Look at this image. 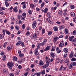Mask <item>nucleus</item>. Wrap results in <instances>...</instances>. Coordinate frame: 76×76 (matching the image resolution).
Masks as SVG:
<instances>
[{
  "label": "nucleus",
  "instance_id": "f257e3e1",
  "mask_svg": "<svg viewBox=\"0 0 76 76\" xmlns=\"http://www.w3.org/2000/svg\"><path fill=\"white\" fill-rule=\"evenodd\" d=\"M46 64H44L42 66L43 69H46L47 67L49 66V64L50 63V58H49L48 57L46 56L45 58Z\"/></svg>",
  "mask_w": 76,
  "mask_h": 76
},
{
  "label": "nucleus",
  "instance_id": "f03ea898",
  "mask_svg": "<svg viewBox=\"0 0 76 76\" xmlns=\"http://www.w3.org/2000/svg\"><path fill=\"white\" fill-rule=\"evenodd\" d=\"M14 65H15V64L12 61L8 62L7 64V66L10 68V69H12Z\"/></svg>",
  "mask_w": 76,
  "mask_h": 76
},
{
  "label": "nucleus",
  "instance_id": "7ed1b4c3",
  "mask_svg": "<svg viewBox=\"0 0 76 76\" xmlns=\"http://www.w3.org/2000/svg\"><path fill=\"white\" fill-rule=\"evenodd\" d=\"M75 37L74 36H72L71 37H70L69 38V40L71 42H76V39L74 38Z\"/></svg>",
  "mask_w": 76,
  "mask_h": 76
},
{
  "label": "nucleus",
  "instance_id": "20e7f679",
  "mask_svg": "<svg viewBox=\"0 0 76 76\" xmlns=\"http://www.w3.org/2000/svg\"><path fill=\"white\" fill-rule=\"evenodd\" d=\"M36 25H37V22L34 21L33 22V23L32 24V28L33 29H35V27H36Z\"/></svg>",
  "mask_w": 76,
  "mask_h": 76
},
{
  "label": "nucleus",
  "instance_id": "39448f33",
  "mask_svg": "<svg viewBox=\"0 0 76 76\" xmlns=\"http://www.w3.org/2000/svg\"><path fill=\"white\" fill-rule=\"evenodd\" d=\"M34 54L35 56H38L39 54V52H38V49L37 48L35 50Z\"/></svg>",
  "mask_w": 76,
  "mask_h": 76
},
{
  "label": "nucleus",
  "instance_id": "423d86ee",
  "mask_svg": "<svg viewBox=\"0 0 76 76\" xmlns=\"http://www.w3.org/2000/svg\"><path fill=\"white\" fill-rule=\"evenodd\" d=\"M51 48V46L49 45L47 46L46 48L44 49V51H48Z\"/></svg>",
  "mask_w": 76,
  "mask_h": 76
},
{
  "label": "nucleus",
  "instance_id": "0eeeda50",
  "mask_svg": "<svg viewBox=\"0 0 76 76\" xmlns=\"http://www.w3.org/2000/svg\"><path fill=\"white\" fill-rule=\"evenodd\" d=\"M36 6H37V4L34 3V4H30V7L32 8V9H34V7H35Z\"/></svg>",
  "mask_w": 76,
  "mask_h": 76
},
{
  "label": "nucleus",
  "instance_id": "6e6552de",
  "mask_svg": "<svg viewBox=\"0 0 76 76\" xmlns=\"http://www.w3.org/2000/svg\"><path fill=\"white\" fill-rule=\"evenodd\" d=\"M44 64V61L41 60H40L39 61V66H42V65H43V64Z\"/></svg>",
  "mask_w": 76,
  "mask_h": 76
},
{
  "label": "nucleus",
  "instance_id": "1a4fd4ad",
  "mask_svg": "<svg viewBox=\"0 0 76 76\" xmlns=\"http://www.w3.org/2000/svg\"><path fill=\"white\" fill-rule=\"evenodd\" d=\"M64 42L63 41H61L59 44V47H62L63 46V45H64Z\"/></svg>",
  "mask_w": 76,
  "mask_h": 76
},
{
  "label": "nucleus",
  "instance_id": "9d476101",
  "mask_svg": "<svg viewBox=\"0 0 76 76\" xmlns=\"http://www.w3.org/2000/svg\"><path fill=\"white\" fill-rule=\"evenodd\" d=\"M50 55L51 57H53V58H54V57H55L56 56V54L53 52H51L50 53Z\"/></svg>",
  "mask_w": 76,
  "mask_h": 76
},
{
  "label": "nucleus",
  "instance_id": "9b49d317",
  "mask_svg": "<svg viewBox=\"0 0 76 76\" xmlns=\"http://www.w3.org/2000/svg\"><path fill=\"white\" fill-rule=\"evenodd\" d=\"M41 10L42 12H44L45 13H46L47 12V11H48V8H45L44 10L42 9Z\"/></svg>",
  "mask_w": 76,
  "mask_h": 76
},
{
  "label": "nucleus",
  "instance_id": "f8f14e48",
  "mask_svg": "<svg viewBox=\"0 0 76 76\" xmlns=\"http://www.w3.org/2000/svg\"><path fill=\"white\" fill-rule=\"evenodd\" d=\"M58 37H54L53 41L54 42H57V40H58Z\"/></svg>",
  "mask_w": 76,
  "mask_h": 76
},
{
  "label": "nucleus",
  "instance_id": "ddd939ff",
  "mask_svg": "<svg viewBox=\"0 0 76 76\" xmlns=\"http://www.w3.org/2000/svg\"><path fill=\"white\" fill-rule=\"evenodd\" d=\"M56 51L57 53H61V50H60V49H59V48H58V47H57L56 48Z\"/></svg>",
  "mask_w": 76,
  "mask_h": 76
},
{
  "label": "nucleus",
  "instance_id": "4468645a",
  "mask_svg": "<svg viewBox=\"0 0 76 76\" xmlns=\"http://www.w3.org/2000/svg\"><path fill=\"white\" fill-rule=\"evenodd\" d=\"M69 61V58H66V59H65L64 60V63H68Z\"/></svg>",
  "mask_w": 76,
  "mask_h": 76
},
{
  "label": "nucleus",
  "instance_id": "2eb2a0df",
  "mask_svg": "<svg viewBox=\"0 0 76 76\" xmlns=\"http://www.w3.org/2000/svg\"><path fill=\"white\" fill-rule=\"evenodd\" d=\"M13 10L15 12H18V7H15L13 8Z\"/></svg>",
  "mask_w": 76,
  "mask_h": 76
},
{
  "label": "nucleus",
  "instance_id": "dca6fc26",
  "mask_svg": "<svg viewBox=\"0 0 76 76\" xmlns=\"http://www.w3.org/2000/svg\"><path fill=\"white\" fill-rule=\"evenodd\" d=\"M13 61H16L17 60H18V58L16 56H14L13 57Z\"/></svg>",
  "mask_w": 76,
  "mask_h": 76
},
{
  "label": "nucleus",
  "instance_id": "f3484780",
  "mask_svg": "<svg viewBox=\"0 0 76 76\" xmlns=\"http://www.w3.org/2000/svg\"><path fill=\"white\" fill-rule=\"evenodd\" d=\"M62 13H63V12H62V10H59L58 15H59V16H61V15H62Z\"/></svg>",
  "mask_w": 76,
  "mask_h": 76
},
{
  "label": "nucleus",
  "instance_id": "a211bd4d",
  "mask_svg": "<svg viewBox=\"0 0 76 76\" xmlns=\"http://www.w3.org/2000/svg\"><path fill=\"white\" fill-rule=\"evenodd\" d=\"M73 57V53L71 52V53L69 55V58H71Z\"/></svg>",
  "mask_w": 76,
  "mask_h": 76
},
{
  "label": "nucleus",
  "instance_id": "6ab92c4d",
  "mask_svg": "<svg viewBox=\"0 0 76 76\" xmlns=\"http://www.w3.org/2000/svg\"><path fill=\"white\" fill-rule=\"evenodd\" d=\"M55 50H56V46H53L52 47V50H51V51H54Z\"/></svg>",
  "mask_w": 76,
  "mask_h": 76
},
{
  "label": "nucleus",
  "instance_id": "aec40b11",
  "mask_svg": "<svg viewBox=\"0 0 76 76\" xmlns=\"http://www.w3.org/2000/svg\"><path fill=\"white\" fill-rule=\"evenodd\" d=\"M22 42V41H19L16 44V45H17V46H18V45H20Z\"/></svg>",
  "mask_w": 76,
  "mask_h": 76
},
{
  "label": "nucleus",
  "instance_id": "412c9836",
  "mask_svg": "<svg viewBox=\"0 0 76 76\" xmlns=\"http://www.w3.org/2000/svg\"><path fill=\"white\" fill-rule=\"evenodd\" d=\"M57 9V7H52L51 8V10L52 11H54V10H56Z\"/></svg>",
  "mask_w": 76,
  "mask_h": 76
},
{
  "label": "nucleus",
  "instance_id": "4be33fe9",
  "mask_svg": "<svg viewBox=\"0 0 76 76\" xmlns=\"http://www.w3.org/2000/svg\"><path fill=\"white\" fill-rule=\"evenodd\" d=\"M47 16L48 18H51V14L50 12H48L47 14Z\"/></svg>",
  "mask_w": 76,
  "mask_h": 76
},
{
  "label": "nucleus",
  "instance_id": "5701e85b",
  "mask_svg": "<svg viewBox=\"0 0 76 76\" xmlns=\"http://www.w3.org/2000/svg\"><path fill=\"white\" fill-rule=\"evenodd\" d=\"M53 29L55 31H58V28L57 26H55L53 27Z\"/></svg>",
  "mask_w": 76,
  "mask_h": 76
},
{
  "label": "nucleus",
  "instance_id": "b1692460",
  "mask_svg": "<svg viewBox=\"0 0 76 76\" xmlns=\"http://www.w3.org/2000/svg\"><path fill=\"white\" fill-rule=\"evenodd\" d=\"M45 70L44 69L42 70V72H40V73L42 75H44L45 74Z\"/></svg>",
  "mask_w": 76,
  "mask_h": 76
},
{
  "label": "nucleus",
  "instance_id": "393cba45",
  "mask_svg": "<svg viewBox=\"0 0 76 76\" xmlns=\"http://www.w3.org/2000/svg\"><path fill=\"white\" fill-rule=\"evenodd\" d=\"M7 0H6L5 1V5L6 7H8L9 6V4L7 2Z\"/></svg>",
  "mask_w": 76,
  "mask_h": 76
},
{
  "label": "nucleus",
  "instance_id": "a878e982",
  "mask_svg": "<svg viewBox=\"0 0 76 76\" xmlns=\"http://www.w3.org/2000/svg\"><path fill=\"white\" fill-rule=\"evenodd\" d=\"M42 32L43 34H44L45 32V30L44 28H43L42 29Z\"/></svg>",
  "mask_w": 76,
  "mask_h": 76
},
{
  "label": "nucleus",
  "instance_id": "bb28decb",
  "mask_svg": "<svg viewBox=\"0 0 76 76\" xmlns=\"http://www.w3.org/2000/svg\"><path fill=\"white\" fill-rule=\"evenodd\" d=\"M47 40L46 39H45L42 42V43L44 45L45 44H46V43H47Z\"/></svg>",
  "mask_w": 76,
  "mask_h": 76
},
{
  "label": "nucleus",
  "instance_id": "cd10ccee",
  "mask_svg": "<svg viewBox=\"0 0 76 76\" xmlns=\"http://www.w3.org/2000/svg\"><path fill=\"white\" fill-rule=\"evenodd\" d=\"M6 55H4V56H3V58H2V60H3V61H5L6 60Z\"/></svg>",
  "mask_w": 76,
  "mask_h": 76
},
{
  "label": "nucleus",
  "instance_id": "c85d7f7f",
  "mask_svg": "<svg viewBox=\"0 0 76 76\" xmlns=\"http://www.w3.org/2000/svg\"><path fill=\"white\" fill-rule=\"evenodd\" d=\"M33 36L34 38H36L37 37V34H36V33H34L33 35Z\"/></svg>",
  "mask_w": 76,
  "mask_h": 76
},
{
  "label": "nucleus",
  "instance_id": "c756f323",
  "mask_svg": "<svg viewBox=\"0 0 76 76\" xmlns=\"http://www.w3.org/2000/svg\"><path fill=\"white\" fill-rule=\"evenodd\" d=\"M25 18H26V16H21V18L23 20H25Z\"/></svg>",
  "mask_w": 76,
  "mask_h": 76
},
{
  "label": "nucleus",
  "instance_id": "7c9ffc66",
  "mask_svg": "<svg viewBox=\"0 0 76 76\" xmlns=\"http://www.w3.org/2000/svg\"><path fill=\"white\" fill-rule=\"evenodd\" d=\"M69 32V30L67 28H65V33L67 34Z\"/></svg>",
  "mask_w": 76,
  "mask_h": 76
},
{
  "label": "nucleus",
  "instance_id": "2f4dec72",
  "mask_svg": "<svg viewBox=\"0 0 76 76\" xmlns=\"http://www.w3.org/2000/svg\"><path fill=\"white\" fill-rule=\"evenodd\" d=\"M6 31V30H4V29L2 30L3 35H5V34L6 33L5 31Z\"/></svg>",
  "mask_w": 76,
  "mask_h": 76
},
{
  "label": "nucleus",
  "instance_id": "473e14b6",
  "mask_svg": "<svg viewBox=\"0 0 76 76\" xmlns=\"http://www.w3.org/2000/svg\"><path fill=\"white\" fill-rule=\"evenodd\" d=\"M64 53H67L68 52V49L67 48H65L64 49Z\"/></svg>",
  "mask_w": 76,
  "mask_h": 76
},
{
  "label": "nucleus",
  "instance_id": "72a5a7b5",
  "mask_svg": "<svg viewBox=\"0 0 76 76\" xmlns=\"http://www.w3.org/2000/svg\"><path fill=\"white\" fill-rule=\"evenodd\" d=\"M15 28L16 29V30H17V31H18V30H19V27L18 26H15Z\"/></svg>",
  "mask_w": 76,
  "mask_h": 76
},
{
  "label": "nucleus",
  "instance_id": "f704fd0d",
  "mask_svg": "<svg viewBox=\"0 0 76 76\" xmlns=\"http://www.w3.org/2000/svg\"><path fill=\"white\" fill-rule=\"evenodd\" d=\"M52 34H53L52 31H49L48 32V35H51Z\"/></svg>",
  "mask_w": 76,
  "mask_h": 76
},
{
  "label": "nucleus",
  "instance_id": "c9c22d12",
  "mask_svg": "<svg viewBox=\"0 0 76 76\" xmlns=\"http://www.w3.org/2000/svg\"><path fill=\"white\" fill-rule=\"evenodd\" d=\"M7 42H5L4 44L3 47L4 48H6V45H7Z\"/></svg>",
  "mask_w": 76,
  "mask_h": 76
},
{
  "label": "nucleus",
  "instance_id": "e433bc0d",
  "mask_svg": "<svg viewBox=\"0 0 76 76\" xmlns=\"http://www.w3.org/2000/svg\"><path fill=\"white\" fill-rule=\"evenodd\" d=\"M70 7L71 9H75V6L73 5H71Z\"/></svg>",
  "mask_w": 76,
  "mask_h": 76
},
{
  "label": "nucleus",
  "instance_id": "4c0bfd02",
  "mask_svg": "<svg viewBox=\"0 0 76 76\" xmlns=\"http://www.w3.org/2000/svg\"><path fill=\"white\" fill-rule=\"evenodd\" d=\"M6 32L8 35H10V34H11L10 32L7 30H6Z\"/></svg>",
  "mask_w": 76,
  "mask_h": 76
},
{
  "label": "nucleus",
  "instance_id": "58836bf2",
  "mask_svg": "<svg viewBox=\"0 0 76 76\" xmlns=\"http://www.w3.org/2000/svg\"><path fill=\"white\" fill-rule=\"evenodd\" d=\"M44 5H45V2H43L42 3L41 5V7H44Z\"/></svg>",
  "mask_w": 76,
  "mask_h": 76
},
{
  "label": "nucleus",
  "instance_id": "ea45409f",
  "mask_svg": "<svg viewBox=\"0 0 76 76\" xmlns=\"http://www.w3.org/2000/svg\"><path fill=\"white\" fill-rule=\"evenodd\" d=\"M71 15L72 16H73V17L75 16V14L73 12H72L71 13Z\"/></svg>",
  "mask_w": 76,
  "mask_h": 76
},
{
  "label": "nucleus",
  "instance_id": "a19ab883",
  "mask_svg": "<svg viewBox=\"0 0 76 76\" xmlns=\"http://www.w3.org/2000/svg\"><path fill=\"white\" fill-rule=\"evenodd\" d=\"M71 64V65H72V66H76V62H72Z\"/></svg>",
  "mask_w": 76,
  "mask_h": 76
},
{
  "label": "nucleus",
  "instance_id": "79ce46f5",
  "mask_svg": "<svg viewBox=\"0 0 76 76\" xmlns=\"http://www.w3.org/2000/svg\"><path fill=\"white\" fill-rule=\"evenodd\" d=\"M36 75L37 76H41V73L40 72H36Z\"/></svg>",
  "mask_w": 76,
  "mask_h": 76
},
{
  "label": "nucleus",
  "instance_id": "37998d69",
  "mask_svg": "<svg viewBox=\"0 0 76 76\" xmlns=\"http://www.w3.org/2000/svg\"><path fill=\"white\" fill-rule=\"evenodd\" d=\"M25 28H26L25 24H23L22 26V29H24Z\"/></svg>",
  "mask_w": 76,
  "mask_h": 76
},
{
  "label": "nucleus",
  "instance_id": "c03bdc74",
  "mask_svg": "<svg viewBox=\"0 0 76 76\" xmlns=\"http://www.w3.org/2000/svg\"><path fill=\"white\" fill-rule=\"evenodd\" d=\"M25 43L24 42H22L21 43V45L23 47H25Z\"/></svg>",
  "mask_w": 76,
  "mask_h": 76
},
{
  "label": "nucleus",
  "instance_id": "a18cd8bd",
  "mask_svg": "<svg viewBox=\"0 0 76 76\" xmlns=\"http://www.w3.org/2000/svg\"><path fill=\"white\" fill-rule=\"evenodd\" d=\"M59 28L60 29H64V26L63 25H61Z\"/></svg>",
  "mask_w": 76,
  "mask_h": 76
},
{
  "label": "nucleus",
  "instance_id": "49530a36",
  "mask_svg": "<svg viewBox=\"0 0 76 76\" xmlns=\"http://www.w3.org/2000/svg\"><path fill=\"white\" fill-rule=\"evenodd\" d=\"M4 38V35L2 34H0V38L2 39Z\"/></svg>",
  "mask_w": 76,
  "mask_h": 76
},
{
  "label": "nucleus",
  "instance_id": "de8ad7c7",
  "mask_svg": "<svg viewBox=\"0 0 76 76\" xmlns=\"http://www.w3.org/2000/svg\"><path fill=\"white\" fill-rule=\"evenodd\" d=\"M38 45H39L40 46H43V45H44V44H43V43H38Z\"/></svg>",
  "mask_w": 76,
  "mask_h": 76
},
{
  "label": "nucleus",
  "instance_id": "09e8293b",
  "mask_svg": "<svg viewBox=\"0 0 76 76\" xmlns=\"http://www.w3.org/2000/svg\"><path fill=\"white\" fill-rule=\"evenodd\" d=\"M26 4H24L23 6V9H26Z\"/></svg>",
  "mask_w": 76,
  "mask_h": 76
},
{
  "label": "nucleus",
  "instance_id": "8fccbe9b",
  "mask_svg": "<svg viewBox=\"0 0 76 76\" xmlns=\"http://www.w3.org/2000/svg\"><path fill=\"white\" fill-rule=\"evenodd\" d=\"M9 75V76H15V75H14V74H13V73H10Z\"/></svg>",
  "mask_w": 76,
  "mask_h": 76
},
{
  "label": "nucleus",
  "instance_id": "3c124183",
  "mask_svg": "<svg viewBox=\"0 0 76 76\" xmlns=\"http://www.w3.org/2000/svg\"><path fill=\"white\" fill-rule=\"evenodd\" d=\"M76 61V58H73L71 59V61Z\"/></svg>",
  "mask_w": 76,
  "mask_h": 76
},
{
  "label": "nucleus",
  "instance_id": "603ef678",
  "mask_svg": "<svg viewBox=\"0 0 76 76\" xmlns=\"http://www.w3.org/2000/svg\"><path fill=\"white\" fill-rule=\"evenodd\" d=\"M72 65L71 64L68 67L69 69H72L73 67Z\"/></svg>",
  "mask_w": 76,
  "mask_h": 76
},
{
  "label": "nucleus",
  "instance_id": "864d4df0",
  "mask_svg": "<svg viewBox=\"0 0 76 76\" xmlns=\"http://www.w3.org/2000/svg\"><path fill=\"white\" fill-rule=\"evenodd\" d=\"M50 69L49 68H47L46 70V72H49Z\"/></svg>",
  "mask_w": 76,
  "mask_h": 76
},
{
  "label": "nucleus",
  "instance_id": "5fc2aeb1",
  "mask_svg": "<svg viewBox=\"0 0 76 76\" xmlns=\"http://www.w3.org/2000/svg\"><path fill=\"white\" fill-rule=\"evenodd\" d=\"M36 72L35 73H33L32 74H31V76H35V75H36Z\"/></svg>",
  "mask_w": 76,
  "mask_h": 76
},
{
  "label": "nucleus",
  "instance_id": "6e6d98bb",
  "mask_svg": "<svg viewBox=\"0 0 76 76\" xmlns=\"http://www.w3.org/2000/svg\"><path fill=\"white\" fill-rule=\"evenodd\" d=\"M28 13L29 14H32V11L31 10H29L28 11Z\"/></svg>",
  "mask_w": 76,
  "mask_h": 76
},
{
  "label": "nucleus",
  "instance_id": "4d7b16f0",
  "mask_svg": "<svg viewBox=\"0 0 76 76\" xmlns=\"http://www.w3.org/2000/svg\"><path fill=\"white\" fill-rule=\"evenodd\" d=\"M18 63H19V64H21L22 63V60H19L17 61Z\"/></svg>",
  "mask_w": 76,
  "mask_h": 76
},
{
  "label": "nucleus",
  "instance_id": "13d9d810",
  "mask_svg": "<svg viewBox=\"0 0 76 76\" xmlns=\"http://www.w3.org/2000/svg\"><path fill=\"white\" fill-rule=\"evenodd\" d=\"M24 54L23 53L20 54L19 55V56L20 57H22L23 56Z\"/></svg>",
  "mask_w": 76,
  "mask_h": 76
},
{
  "label": "nucleus",
  "instance_id": "bf43d9fd",
  "mask_svg": "<svg viewBox=\"0 0 76 76\" xmlns=\"http://www.w3.org/2000/svg\"><path fill=\"white\" fill-rule=\"evenodd\" d=\"M11 48H10V46H8L7 47V50H8V51H10V50Z\"/></svg>",
  "mask_w": 76,
  "mask_h": 76
},
{
  "label": "nucleus",
  "instance_id": "052dcab7",
  "mask_svg": "<svg viewBox=\"0 0 76 76\" xmlns=\"http://www.w3.org/2000/svg\"><path fill=\"white\" fill-rule=\"evenodd\" d=\"M64 37V35L62 34V35H60L59 37L60 38H63V37Z\"/></svg>",
  "mask_w": 76,
  "mask_h": 76
},
{
  "label": "nucleus",
  "instance_id": "680f3d73",
  "mask_svg": "<svg viewBox=\"0 0 76 76\" xmlns=\"http://www.w3.org/2000/svg\"><path fill=\"white\" fill-rule=\"evenodd\" d=\"M26 35L28 36V35H30V32L29 31H27L26 33Z\"/></svg>",
  "mask_w": 76,
  "mask_h": 76
},
{
  "label": "nucleus",
  "instance_id": "e2e57ef3",
  "mask_svg": "<svg viewBox=\"0 0 76 76\" xmlns=\"http://www.w3.org/2000/svg\"><path fill=\"white\" fill-rule=\"evenodd\" d=\"M18 68L19 69H21L22 68V66L20 65H19L18 66Z\"/></svg>",
  "mask_w": 76,
  "mask_h": 76
},
{
  "label": "nucleus",
  "instance_id": "0e129e2a",
  "mask_svg": "<svg viewBox=\"0 0 76 76\" xmlns=\"http://www.w3.org/2000/svg\"><path fill=\"white\" fill-rule=\"evenodd\" d=\"M19 24V25H20V24H22V21H21V20H20L18 22Z\"/></svg>",
  "mask_w": 76,
  "mask_h": 76
},
{
  "label": "nucleus",
  "instance_id": "69168bd1",
  "mask_svg": "<svg viewBox=\"0 0 76 76\" xmlns=\"http://www.w3.org/2000/svg\"><path fill=\"white\" fill-rule=\"evenodd\" d=\"M34 66L35 65H34V64H31V68H34Z\"/></svg>",
  "mask_w": 76,
  "mask_h": 76
},
{
  "label": "nucleus",
  "instance_id": "338daca9",
  "mask_svg": "<svg viewBox=\"0 0 76 76\" xmlns=\"http://www.w3.org/2000/svg\"><path fill=\"white\" fill-rule=\"evenodd\" d=\"M63 15H64V16H67V12H64Z\"/></svg>",
  "mask_w": 76,
  "mask_h": 76
},
{
  "label": "nucleus",
  "instance_id": "774afa93",
  "mask_svg": "<svg viewBox=\"0 0 76 76\" xmlns=\"http://www.w3.org/2000/svg\"><path fill=\"white\" fill-rule=\"evenodd\" d=\"M28 75V72H25L24 74V75L25 76H27Z\"/></svg>",
  "mask_w": 76,
  "mask_h": 76
}]
</instances>
